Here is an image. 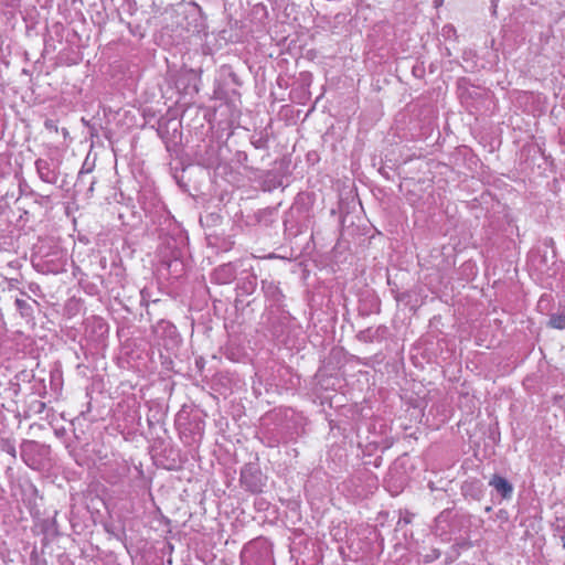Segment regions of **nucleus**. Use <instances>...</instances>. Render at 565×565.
<instances>
[{
  "label": "nucleus",
  "mask_w": 565,
  "mask_h": 565,
  "mask_svg": "<svg viewBox=\"0 0 565 565\" xmlns=\"http://www.w3.org/2000/svg\"><path fill=\"white\" fill-rule=\"evenodd\" d=\"M548 326L554 329L565 330V313L551 315Z\"/></svg>",
  "instance_id": "nucleus-4"
},
{
  "label": "nucleus",
  "mask_w": 565,
  "mask_h": 565,
  "mask_svg": "<svg viewBox=\"0 0 565 565\" xmlns=\"http://www.w3.org/2000/svg\"><path fill=\"white\" fill-rule=\"evenodd\" d=\"M257 286L256 276L250 275L242 280L238 288L242 290L243 295H250L255 291Z\"/></svg>",
  "instance_id": "nucleus-3"
},
{
  "label": "nucleus",
  "mask_w": 565,
  "mask_h": 565,
  "mask_svg": "<svg viewBox=\"0 0 565 565\" xmlns=\"http://www.w3.org/2000/svg\"><path fill=\"white\" fill-rule=\"evenodd\" d=\"M15 305L21 312H24L26 309L30 308L29 303L23 299H17Z\"/></svg>",
  "instance_id": "nucleus-6"
},
{
  "label": "nucleus",
  "mask_w": 565,
  "mask_h": 565,
  "mask_svg": "<svg viewBox=\"0 0 565 565\" xmlns=\"http://www.w3.org/2000/svg\"><path fill=\"white\" fill-rule=\"evenodd\" d=\"M35 168H36L40 179L43 182H46L50 184H54L57 182L58 173L54 168H52L51 162H49L47 160L38 159L35 161Z\"/></svg>",
  "instance_id": "nucleus-1"
},
{
  "label": "nucleus",
  "mask_w": 565,
  "mask_h": 565,
  "mask_svg": "<svg viewBox=\"0 0 565 565\" xmlns=\"http://www.w3.org/2000/svg\"><path fill=\"white\" fill-rule=\"evenodd\" d=\"M250 490H253V491H257V490H258V488H257L256 486H254V487H250Z\"/></svg>",
  "instance_id": "nucleus-10"
},
{
  "label": "nucleus",
  "mask_w": 565,
  "mask_h": 565,
  "mask_svg": "<svg viewBox=\"0 0 565 565\" xmlns=\"http://www.w3.org/2000/svg\"><path fill=\"white\" fill-rule=\"evenodd\" d=\"M563 546L565 547V534L562 536Z\"/></svg>",
  "instance_id": "nucleus-9"
},
{
  "label": "nucleus",
  "mask_w": 565,
  "mask_h": 565,
  "mask_svg": "<svg viewBox=\"0 0 565 565\" xmlns=\"http://www.w3.org/2000/svg\"><path fill=\"white\" fill-rule=\"evenodd\" d=\"M217 275H222L223 273H228V280L233 278L232 267L230 265H224L217 269Z\"/></svg>",
  "instance_id": "nucleus-5"
},
{
  "label": "nucleus",
  "mask_w": 565,
  "mask_h": 565,
  "mask_svg": "<svg viewBox=\"0 0 565 565\" xmlns=\"http://www.w3.org/2000/svg\"><path fill=\"white\" fill-rule=\"evenodd\" d=\"M224 276H226V279L223 280V282H226V280H228V273H223Z\"/></svg>",
  "instance_id": "nucleus-8"
},
{
  "label": "nucleus",
  "mask_w": 565,
  "mask_h": 565,
  "mask_svg": "<svg viewBox=\"0 0 565 565\" xmlns=\"http://www.w3.org/2000/svg\"><path fill=\"white\" fill-rule=\"evenodd\" d=\"M8 452L11 454L14 457L15 456V448L14 447H10Z\"/></svg>",
  "instance_id": "nucleus-7"
},
{
  "label": "nucleus",
  "mask_w": 565,
  "mask_h": 565,
  "mask_svg": "<svg viewBox=\"0 0 565 565\" xmlns=\"http://www.w3.org/2000/svg\"><path fill=\"white\" fill-rule=\"evenodd\" d=\"M489 484L503 498L510 499L513 493V486L503 477L494 475Z\"/></svg>",
  "instance_id": "nucleus-2"
}]
</instances>
